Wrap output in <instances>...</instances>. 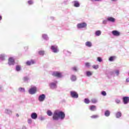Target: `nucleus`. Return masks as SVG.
<instances>
[{
    "mask_svg": "<svg viewBox=\"0 0 129 129\" xmlns=\"http://www.w3.org/2000/svg\"><path fill=\"white\" fill-rule=\"evenodd\" d=\"M8 64L10 66L12 65H15V59L13 57H10L8 60Z\"/></svg>",
    "mask_w": 129,
    "mask_h": 129,
    "instance_id": "9d476101",
    "label": "nucleus"
},
{
    "mask_svg": "<svg viewBox=\"0 0 129 129\" xmlns=\"http://www.w3.org/2000/svg\"><path fill=\"white\" fill-rule=\"evenodd\" d=\"M73 4H74V7L75 8H79V7H80V4H79V2L77 1L73 2Z\"/></svg>",
    "mask_w": 129,
    "mask_h": 129,
    "instance_id": "a211bd4d",
    "label": "nucleus"
},
{
    "mask_svg": "<svg viewBox=\"0 0 129 129\" xmlns=\"http://www.w3.org/2000/svg\"><path fill=\"white\" fill-rule=\"evenodd\" d=\"M115 59H116V56H111L109 58V62H113V61H114V60H115Z\"/></svg>",
    "mask_w": 129,
    "mask_h": 129,
    "instance_id": "5701e85b",
    "label": "nucleus"
},
{
    "mask_svg": "<svg viewBox=\"0 0 129 129\" xmlns=\"http://www.w3.org/2000/svg\"><path fill=\"white\" fill-rule=\"evenodd\" d=\"M95 36H98L101 35V31L100 30H97L95 33Z\"/></svg>",
    "mask_w": 129,
    "mask_h": 129,
    "instance_id": "c756f323",
    "label": "nucleus"
},
{
    "mask_svg": "<svg viewBox=\"0 0 129 129\" xmlns=\"http://www.w3.org/2000/svg\"><path fill=\"white\" fill-rule=\"evenodd\" d=\"M53 120H58L59 119L63 120L65 118V113L62 111L56 110L53 114Z\"/></svg>",
    "mask_w": 129,
    "mask_h": 129,
    "instance_id": "f257e3e1",
    "label": "nucleus"
},
{
    "mask_svg": "<svg viewBox=\"0 0 129 129\" xmlns=\"http://www.w3.org/2000/svg\"><path fill=\"white\" fill-rule=\"evenodd\" d=\"M32 119H28V123L29 124H31L32 122Z\"/></svg>",
    "mask_w": 129,
    "mask_h": 129,
    "instance_id": "de8ad7c7",
    "label": "nucleus"
},
{
    "mask_svg": "<svg viewBox=\"0 0 129 129\" xmlns=\"http://www.w3.org/2000/svg\"><path fill=\"white\" fill-rule=\"evenodd\" d=\"M98 117H99V115H93L91 116V118L93 119L98 118Z\"/></svg>",
    "mask_w": 129,
    "mask_h": 129,
    "instance_id": "e433bc0d",
    "label": "nucleus"
},
{
    "mask_svg": "<svg viewBox=\"0 0 129 129\" xmlns=\"http://www.w3.org/2000/svg\"><path fill=\"white\" fill-rule=\"evenodd\" d=\"M97 61H98V62H102V58H101V57H97Z\"/></svg>",
    "mask_w": 129,
    "mask_h": 129,
    "instance_id": "c03bdc74",
    "label": "nucleus"
},
{
    "mask_svg": "<svg viewBox=\"0 0 129 129\" xmlns=\"http://www.w3.org/2000/svg\"><path fill=\"white\" fill-rule=\"evenodd\" d=\"M16 116H17L18 117H19V114H16Z\"/></svg>",
    "mask_w": 129,
    "mask_h": 129,
    "instance_id": "5fc2aeb1",
    "label": "nucleus"
},
{
    "mask_svg": "<svg viewBox=\"0 0 129 129\" xmlns=\"http://www.w3.org/2000/svg\"><path fill=\"white\" fill-rule=\"evenodd\" d=\"M115 102L117 103V104H119V103H120V100L119 99H116L115 100Z\"/></svg>",
    "mask_w": 129,
    "mask_h": 129,
    "instance_id": "ea45409f",
    "label": "nucleus"
},
{
    "mask_svg": "<svg viewBox=\"0 0 129 129\" xmlns=\"http://www.w3.org/2000/svg\"><path fill=\"white\" fill-rule=\"evenodd\" d=\"M85 66L87 68H90V67H91V63H90V62H86L85 63Z\"/></svg>",
    "mask_w": 129,
    "mask_h": 129,
    "instance_id": "7c9ffc66",
    "label": "nucleus"
},
{
    "mask_svg": "<svg viewBox=\"0 0 129 129\" xmlns=\"http://www.w3.org/2000/svg\"><path fill=\"white\" fill-rule=\"evenodd\" d=\"M63 53H64V54H65L67 56H70L71 55V52H70L68 50H63Z\"/></svg>",
    "mask_w": 129,
    "mask_h": 129,
    "instance_id": "a878e982",
    "label": "nucleus"
},
{
    "mask_svg": "<svg viewBox=\"0 0 129 129\" xmlns=\"http://www.w3.org/2000/svg\"><path fill=\"white\" fill-rule=\"evenodd\" d=\"M113 75V72H110L108 74V77H110V76H112Z\"/></svg>",
    "mask_w": 129,
    "mask_h": 129,
    "instance_id": "37998d69",
    "label": "nucleus"
},
{
    "mask_svg": "<svg viewBox=\"0 0 129 129\" xmlns=\"http://www.w3.org/2000/svg\"><path fill=\"white\" fill-rule=\"evenodd\" d=\"M71 69H72V71H74V72H77V71H78V70H79L78 68L76 66H75V67L72 68Z\"/></svg>",
    "mask_w": 129,
    "mask_h": 129,
    "instance_id": "cd10ccee",
    "label": "nucleus"
},
{
    "mask_svg": "<svg viewBox=\"0 0 129 129\" xmlns=\"http://www.w3.org/2000/svg\"><path fill=\"white\" fill-rule=\"evenodd\" d=\"M112 34L113 35V36H116L117 37L120 35V32L117 31V30H113L112 31Z\"/></svg>",
    "mask_w": 129,
    "mask_h": 129,
    "instance_id": "ddd939ff",
    "label": "nucleus"
},
{
    "mask_svg": "<svg viewBox=\"0 0 129 129\" xmlns=\"http://www.w3.org/2000/svg\"><path fill=\"white\" fill-rule=\"evenodd\" d=\"M2 20H3V17L0 15V21H2Z\"/></svg>",
    "mask_w": 129,
    "mask_h": 129,
    "instance_id": "603ef678",
    "label": "nucleus"
},
{
    "mask_svg": "<svg viewBox=\"0 0 129 129\" xmlns=\"http://www.w3.org/2000/svg\"><path fill=\"white\" fill-rule=\"evenodd\" d=\"M126 82L128 83L129 82V78H127L126 79Z\"/></svg>",
    "mask_w": 129,
    "mask_h": 129,
    "instance_id": "3c124183",
    "label": "nucleus"
},
{
    "mask_svg": "<svg viewBox=\"0 0 129 129\" xmlns=\"http://www.w3.org/2000/svg\"><path fill=\"white\" fill-rule=\"evenodd\" d=\"M42 36L43 40H45V41L49 40V37L48 36V35L46 34H42Z\"/></svg>",
    "mask_w": 129,
    "mask_h": 129,
    "instance_id": "412c9836",
    "label": "nucleus"
},
{
    "mask_svg": "<svg viewBox=\"0 0 129 129\" xmlns=\"http://www.w3.org/2000/svg\"><path fill=\"white\" fill-rule=\"evenodd\" d=\"M58 84V81L54 80L53 81L50 82L49 84V86L50 89L54 90V89H57L58 88L57 85Z\"/></svg>",
    "mask_w": 129,
    "mask_h": 129,
    "instance_id": "f03ea898",
    "label": "nucleus"
},
{
    "mask_svg": "<svg viewBox=\"0 0 129 129\" xmlns=\"http://www.w3.org/2000/svg\"><path fill=\"white\" fill-rule=\"evenodd\" d=\"M5 113L7 114H12V110L9 109H5Z\"/></svg>",
    "mask_w": 129,
    "mask_h": 129,
    "instance_id": "2f4dec72",
    "label": "nucleus"
},
{
    "mask_svg": "<svg viewBox=\"0 0 129 129\" xmlns=\"http://www.w3.org/2000/svg\"><path fill=\"white\" fill-rule=\"evenodd\" d=\"M114 74H115L116 76H119V70H116L114 71Z\"/></svg>",
    "mask_w": 129,
    "mask_h": 129,
    "instance_id": "f704fd0d",
    "label": "nucleus"
},
{
    "mask_svg": "<svg viewBox=\"0 0 129 129\" xmlns=\"http://www.w3.org/2000/svg\"><path fill=\"white\" fill-rule=\"evenodd\" d=\"M0 92H4V87L2 85H0Z\"/></svg>",
    "mask_w": 129,
    "mask_h": 129,
    "instance_id": "79ce46f5",
    "label": "nucleus"
},
{
    "mask_svg": "<svg viewBox=\"0 0 129 129\" xmlns=\"http://www.w3.org/2000/svg\"><path fill=\"white\" fill-rule=\"evenodd\" d=\"M112 2H116L117 0H111Z\"/></svg>",
    "mask_w": 129,
    "mask_h": 129,
    "instance_id": "864d4df0",
    "label": "nucleus"
},
{
    "mask_svg": "<svg viewBox=\"0 0 129 129\" xmlns=\"http://www.w3.org/2000/svg\"><path fill=\"white\" fill-rule=\"evenodd\" d=\"M93 68L95 69V70H97V69H98L99 68V66L98 65H93L92 66Z\"/></svg>",
    "mask_w": 129,
    "mask_h": 129,
    "instance_id": "58836bf2",
    "label": "nucleus"
},
{
    "mask_svg": "<svg viewBox=\"0 0 129 129\" xmlns=\"http://www.w3.org/2000/svg\"><path fill=\"white\" fill-rule=\"evenodd\" d=\"M35 63H36L35 60L32 59L31 60L27 61L26 62V64H27L28 66H31V65H33V64H35Z\"/></svg>",
    "mask_w": 129,
    "mask_h": 129,
    "instance_id": "dca6fc26",
    "label": "nucleus"
},
{
    "mask_svg": "<svg viewBox=\"0 0 129 129\" xmlns=\"http://www.w3.org/2000/svg\"><path fill=\"white\" fill-rule=\"evenodd\" d=\"M52 76L54 77H57V78H62L63 77V75H62V73L60 72H53L52 73Z\"/></svg>",
    "mask_w": 129,
    "mask_h": 129,
    "instance_id": "423d86ee",
    "label": "nucleus"
},
{
    "mask_svg": "<svg viewBox=\"0 0 129 129\" xmlns=\"http://www.w3.org/2000/svg\"><path fill=\"white\" fill-rule=\"evenodd\" d=\"M22 80L25 83H29L30 82V77L25 76L23 78Z\"/></svg>",
    "mask_w": 129,
    "mask_h": 129,
    "instance_id": "9b49d317",
    "label": "nucleus"
},
{
    "mask_svg": "<svg viewBox=\"0 0 129 129\" xmlns=\"http://www.w3.org/2000/svg\"><path fill=\"white\" fill-rule=\"evenodd\" d=\"M101 94L102 95H103V96H106V92L105 91H102Z\"/></svg>",
    "mask_w": 129,
    "mask_h": 129,
    "instance_id": "a19ab883",
    "label": "nucleus"
},
{
    "mask_svg": "<svg viewBox=\"0 0 129 129\" xmlns=\"http://www.w3.org/2000/svg\"><path fill=\"white\" fill-rule=\"evenodd\" d=\"M121 112L119 111V112H117V113H116L115 114V116L116 118H119V117H121Z\"/></svg>",
    "mask_w": 129,
    "mask_h": 129,
    "instance_id": "b1692460",
    "label": "nucleus"
},
{
    "mask_svg": "<svg viewBox=\"0 0 129 129\" xmlns=\"http://www.w3.org/2000/svg\"><path fill=\"white\" fill-rule=\"evenodd\" d=\"M84 102H85V103H86V104H88L89 103H90V100H89V99H88V98H85V99H84Z\"/></svg>",
    "mask_w": 129,
    "mask_h": 129,
    "instance_id": "c9c22d12",
    "label": "nucleus"
},
{
    "mask_svg": "<svg viewBox=\"0 0 129 129\" xmlns=\"http://www.w3.org/2000/svg\"><path fill=\"white\" fill-rule=\"evenodd\" d=\"M46 99V95L42 94L38 96V100L39 102H43Z\"/></svg>",
    "mask_w": 129,
    "mask_h": 129,
    "instance_id": "0eeeda50",
    "label": "nucleus"
},
{
    "mask_svg": "<svg viewBox=\"0 0 129 129\" xmlns=\"http://www.w3.org/2000/svg\"><path fill=\"white\" fill-rule=\"evenodd\" d=\"M122 99L124 104H127L129 103V97L124 96L122 97Z\"/></svg>",
    "mask_w": 129,
    "mask_h": 129,
    "instance_id": "1a4fd4ad",
    "label": "nucleus"
},
{
    "mask_svg": "<svg viewBox=\"0 0 129 129\" xmlns=\"http://www.w3.org/2000/svg\"><path fill=\"white\" fill-rule=\"evenodd\" d=\"M31 117L32 119H37L38 118V114L36 112H33L31 114Z\"/></svg>",
    "mask_w": 129,
    "mask_h": 129,
    "instance_id": "f8f14e48",
    "label": "nucleus"
},
{
    "mask_svg": "<svg viewBox=\"0 0 129 129\" xmlns=\"http://www.w3.org/2000/svg\"><path fill=\"white\" fill-rule=\"evenodd\" d=\"M6 55L5 54H0V59L1 61H5L6 60Z\"/></svg>",
    "mask_w": 129,
    "mask_h": 129,
    "instance_id": "4be33fe9",
    "label": "nucleus"
},
{
    "mask_svg": "<svg viewBox=\"0 0 129 129\" xmlns=\"http://www.w3.org/2000/svg\"><path fill=\"white\" fill-rule=\"evenodd\" d=\"M107 21L110 22V23H115V19L113 17H109L107 18Z\"/></svg>",
    "mask_w": 129,
    "mask_h": 129,
    "instance_id": "4468645a",
    "label": "nucleus"
},
{
    "mask_svg": "<svg viewBox=\"0 0 129 129\" xmlns=\"http://www.w3.org/2000/svg\"><path fill=\"white\" fill-rule=\"evenodd\" d=\"M39 119H40V120H44V119H45V117L41 116V117H39Z\"/></svg>",
    "mask_w": 129,
    "mask_h": 129,
    "instance_id": "09e8293b",
    "label": "nucleus"
},
{
    "mask_svg": "<svg viewBox=\"0 0 129 129\" xmlns=\"http://www.w3.org/2000/svg\"><path fill=\"white\" fill-rule=\"evenodd\" d=\"M92 72H90V71H87L86 72V76H87V77H90V76H92Z\"/></svg>",
    "mask_w": 129,
    "mask_h": 129,
    "instance_id": "393cba45",
    "label": "nucleus"
},
{
    "mask_svg": "<svg viewBox=\"0 0 129 129\" xmlns=\"http://www.w3.org/2000/svg\"><path fill=\"white\" fill-rule=\"evenodd\" d=\"M102 24L103 25H106V24H107V20H103L102 22Z\"/></svg>",
    "mask_w": 129,
    "mask_h": 129,
    "instance_id": "49530a36",
    "label": "nucleus"
},
{
    "mask_svg": "<svg viewBox=\"0 0 129 129\" xmlns=\"http://www.w3.org/2000/svg\"><path fill=\"white\" fill-rule=\"evenodd\" d=\"M85 46L86 47L91 48V47H92V42L91 41H87L85 42Z\"/></svg>",
    "mask_w": 129,
    "mask_h": 129,
    "instance_id": "6ab92c4d",
    "label": "nucleus"
},
{
    "mask_svg": "<svg viewBox=\"0 0 129 129\" xmlns=\"http://www.w3.org/2000/svg\"><path fill=\"white\" fill-rule=\"evenodd\" d=\"M28 4L29 6H32V5H34V1L33 0L28 1Z\"/></svg>",
    "mask_w": 129,
    "mask_h": 129,
    "instance_id": "4c0bfd02",
    "label": "nucleus"
},
{
    "mask_svg": "<svg viewBox=\"0 0 129 129\" xmlns=\"http://www.w3.org/2000/svg\"><path fill=\"white\" fill-rule=\"evenodd\" d=\"M104 115L107 117L109 116V115H110V111H109V110L105 111L104 113Z\"/></svg>",
    "mask_w": 129,
    "mask_h": 129,
    "instance_id": "c85d7f7f",
    "label": "nucleus"
},
{
    "mask_svg": "<svg viewBox=\"0 0 129 129\" xmlns=\"http://www.w3.org/2000/svg\"><path fill=\"white\" fill-rule=\"evenodd\" d=\"M37 92V87L36 86H31V88L28 90V93L33 95L36 94Z\"/></svg>",
    "mask_w": 129,
    "mask_h": 129,
    "instance_id": "7ed1b4c3",
    "label": "nucleus"
},
{
    "mask_svg": "<svg viewBox=\"0 0 129 129\" xmlns=\"http://www.w3.org/2000/svg\"><path fill=\"white\" fill-rule=\"evenodd\" d=\"M92 103H97V100L96 99H93L92 100Z\"/></svg>",
    "mask_w": 129,
    "mask_h": 129,
    "instance_id": "a18cd8bd",
    "label": "nucleus"
},
{
    "mask_svg": "<svg viewBox=\"0 0 129 129\" xmlns=\"http://www.w3.org/2000/svg\"><path fill=\"white\" fill-rule=\"evenodd\" d=\"M92 1H94V2H100L101 0H91Z\"/></svg>",
    "mask_w": 129,
    "mask_h": 129,
    "instance_id": "8fccbe9b",
    "label": "nucleus"
},
{
    "mask_svg": "<svg viewBox=\"0 0 129 129\" xmlns=\"http://www.w3.org/2000/svg\"><path fill=\"white\" fill-rule=\"evenodd\" d=\"M70 95L72 98H78V97H79L78 93L74 91H72L70 92Z\"/></svg>",
    "mask_w": 129,
    "mask_h": 129,
    "instance_id": "6e6552de",
    "label": "nucleus"
},
{
    "mask_svg": "<svg viewBox=\"0 0 129 129\" xmlns=\"http://www.w3.org/2000/svg\"><path fill=\"white\" fill-rule=\"evenodd\" d=\"M50 50H51V52H52V53H54V54L59 53V47H58V46L56 45H51L50 47Z\"/></svg>",
    "mask_w": 129,
    "mask_h": 129,
    "instance_id": "20e7f679",
    "label": "nucleus"
},
{
    "mask_svg": "<svg viewBox=\"0 0 129 129\" xmlns=\"http://www.w3.org/2000/svg\"><path fill=\"white\" fill-rule=\"evenodd\" d=\"M87 27V24L85 22L78 23L77 25V28L78 30H80V29H84Z\"/></svg>",
    "mask_w": 129,
    "mask_h": 129,
    "instance_id": "39448f33",
    "label": "nucleus"
},
{
    "mask_svg": "<svg viewBox=\"0 0 129 129\" xmlns=\"http://www.w3.org/2000/svg\"><path fill=\"white\" fill-rule=\"evenodd\" d=\"M18 90L20 92H22V93H24V92H26V90L24 88L20 87L18 89Z\"/></svg>",
    "mask_w": 129,
    "mask_h": 129,
    "instance_id": "bb28decb",
    "label": "nucleus"
},
{
    "mask_svg": "<svg viewBox=\"0 0 129 129\" xmlns=\"http://www.w3.org/2000/svg\"><path fill=\"white\" fill-rule=\"evenodd\" d=\"M47 114L48 115V116H52V115H53V113L52 111H51V110H47Z\"/></svg>",
    "mask_w": 129,
    "mask_h": 129,
    "instance_id": "473e14b6",
    "label": "nucleus"
},
{
    "mask_svg": "<svg viewBox=\"0 0 129 129\" xmlns=\"http://www.w3.org/2000/svg\"><path fill=\"white\" fill-rule=\"evenodd\" d=\"M71 80L73 82H75V81L77 80V77H76V76L73 75L71 76Z\"/></svg>",
    "mask_w": 129,
    "mask_h": 129,
    "instance_id": "aec40b11",
    "label": "nucleus"
},
{
    "mask_svg": "<svg viewBox=\"0 0 129 129\" xmlns=\"http://www.w3.org/2000/svg\"><path fill=\"white\" fill-rule=\"evenodd\" d=\"M89 109L91 111H96L97 108L96 106L92 105L89 107Z\"/></svg>",
    "mask_w": 129,
    "mask_h": 129,
    "instance_id": "2eb2a0df",
    "label": "nucleus"
},
{
    "mask_svg": "<svg viewBox=\"0 0 129 129\" xmlns=\"http://www.w3.org/2000/svg\"><path fill=\"white\" fill-rule=\"evenodd\" d=\"M15 70L17 72H20L22 71V66L21 65L16 66Z\"/></svg>",
    "mask_w": 129,
    "mask_h": 129,
    "instance_id": "f3484780",
    "label": "nucleus"
},
{
    "mask_svg": "<svg viewBox=\"0 0 129 129\" xmlns=\"http://www.w3.org/2000/svg\"><path fill=\"white\" fill-rule=\"evenodd\" d=\"M38 54L40 55V56H44V54H45V51L41 50L38 51Z\"/></svg>",
    "mask_w": 129,
    "mask_h": 129,
    "instance_id": "72a5a7b5",
    "label": "nucleus"
}]
</instances>
